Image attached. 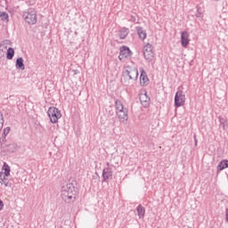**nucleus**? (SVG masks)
<instances>
[{
	"label": "nucleus",
	"mask_w": 228,
	"mask_h": 228,
	"mask_svg": "<svg viewBox=\"0 0 228 228\" xmlns=\"http://www.w3.org/2000/svg\"><path fill=\"white\" fill-rule=\"evenodd\" d=\"M76 195H77V189L74 186V183H69L61 187V197L67 204L76 202Z\"/></svg>",
	"instance_id": "nucleus-1"
},
{
	"label": "nucleus",
	"mask_w": 228,
	"mask_h": 228,
	"mask_svg": "<svg viewBox=\"0 0 228 228\" xmlns=\"http://www.w3.org/2000/svg\"><path fill=\"white\" fill-rule=\"evenodd\" d=\"M22 17L25 22L28 23L30 26L37 24V11H35V9L28 8L27 11H24Z\"/></svg>",
	"instance_id": "nucleus-2"
},
{
	"label": "nucleus",
	"mask_w": 228,
	"mask_h": 228,
	"mask_svg": "<svg viewBox=\"0 0 228 228\" xmlns=\"http://www.w3.org/2000/svg\"><path fill=\"white\" fill-rule=\"evenodd\" d=\"M47 115L52 124H57L58 120L61 118V110L56 107H50L48 109Z\"/></svg>",
	"instance_id": "nucleus-3"
},
{
	"label": "nucleus",
	"mask_w": 228,
	"mask_h": 228,
	"mask_svg": "<svg viewBox=\"0 0 228 228\" xmlns=\"http://www.w3.org/2000/svg\"><path fill=\"white\" fill-rule=\"evenodd\" d=\"M138 76H139L138 68L136 67H134V68L129 67L128 69H126L123 72L124 79H131L133 81H137Z\"/></svg>",
	"instance_id": "nucleus-4"
},
{
	"label": "nucleus",
	"mask_w": 228,
	"mask_h": 228,
	"mask_svg": "<svg viewBox=\"0 0 228 228\" xmlns=\"http://www.w3.org/2000/svg\"><path fill=\"white\" fill-rule=\"evenodd\" d=\"M153 50H154V46H152V45L149 43L143 46L142 53H143L144 60H146L147 61H152V60H154Z\"/></svg>",
	"instance_id": "nucleus-5"
},
{
	"label": "nucleus",
	"mask_w": 228,
	"mask_h": 228,
	"mask_svg": "<svg viewBox=\"0 0 228 228\" xmlns=\"http://www.w3.org/2000/svg\"><path fill=\"white\" fill-rule=\"evenodd\" d=\"M184 102H186V95L183 94V91H177L175 95V108L184 106Z\"/></svg>",
	"instance_id": "nucleus-6"
},
{
	"label": "nucleus",
	"mask_w": 228,
	"mask_h": 228,
	"mask_svg": "<svg viewBox=\"0 0 228 228\" xmlns=\"http://www.w3.org/2000/svg\"><path fill=\"white\" fill-rule=\"evenodd\" d=\"M107 167L103 168L102 174V183H109V181H111L113 179V170L110 167V162H107Z\"/></svg>",
	"instance_id": "nucleus-7"
},
{
	"label": "nucleus",
	"mask_w": 228,
	"mask_h": 228,
	"mask_svg": "<svg viewBox=\"0 0 228 228\" xmlns=\"http://www.w3.org/2000/svg\"><path fill=\"white\" fill-rule=\"evenodd\" d=\"M119 51L118 60H120V61L125 58H131V56H133V52H131L128 46L123 45L119 48Z\"/></svg>",
	"instance_id": "nucleus-8"
},
{
	"label": "nucleus",
	"mask_w": 228,
	"mask_h": 228,
	"mask_svg": "<svg viewBox=\"0 0 228 228\" xmlns=\"http://www.w3.org/2000/svg\"><path fill=\"white\" fill-rule=\"evenodd\" d=\"M140 85L141 86H147L149 85V77L147 76V71L143 68H140Z\"/></svg>",
	"instance_id": "nucleus-9"
},
{
	"label": "nucleus",
	"mask_w": 228,
	"mask_h": 228,
	"mask_svg": "<svg viewBox=\"0 0 228 228\" xmlns=\"http://www.w3.org/2000/svg\"><path fill=\"white\" fill-rule=\"evenodd\" d=\"M190 45V34L184 30L181 33V45L182 47H188Z\"/></svg>",
	"instance_id": "nucleus-10"
},
{
	"label": "nucleus",
	"mask_w": 228,
	"mask_h": 228,
	"mask_svg": "<svg viewBox=\"0 0 228 228\" xmlns=\"http://www.w3.org/2000/svg\"><path fill=\"white\" fill-rule=\"evenodd\" d=\"M116 113H117L118 118H119L120 122H126L129 118V116L127 114L128 113L127 108L117 110Z\"/></svg>",
	"instance_id": "nucleus-11"
},
{
	"label": "nucleus",
	"mask_w": 228,
	"mask_h": 228,
	"mask_svg": "<svg viewBox=\"0 0 228 228\" xmlns=\"http://www.w3.org/2000/svg\"><path fill=\"white\" fill-rule=\"evenodd\" d=\"M10 131H12V128L10 126H7L3 129L2 136L0 137V147L4 148V143H6V136L10 134Z\"/></svg>",
	"instance_id": "nucleus-12"
},
{
	"label": "nucleus",
	"mask_w": 228,
	"mask_h": 228,
	"mask_svg": "<svg viewBox=\"0 0 228 228\" xmlns=\"http://www.w3.org/2000/svg\"><path fill=\"white\" fill-rule=\"evenodd\" d=\"M225 168H228V159H223L218 163L216 167L217 174H220V172H222V170H225Z\"/></svg>",
	"instance_id": "nucleus-13"
},
{
	"label": "nucleus",
	"mask_w": 228,
	"mask_h": 228,
	"mask_svg": "<svg viewBox=\"0 0 228 228\" xmlns=\"http://www.w3.org/2000/svg\"><path fill=\"white\" fill-rule=\"evenodd\" d=\"M135 31L141 40L147 38V30L143 29L142 27H136Z\"/></svg>",
	"instance_id": "nucleus-14"
},
{
	"label": "nucleus",
	"mask_w": 228,
	"mask_h": 228,
	"mask_svg": "<svg viewBox=\"0 0 228 228\" xmlns=\"http://www.w3.org/2000/svg\"><path fill=\"white\" fill-rule=\"evenodd\" d=\"M140 102L143 108H149L151 104V98L147 96V93H145L142 96L140 97Z\"/></svg>",
	"instance_id": "nucleus-15"
},
{
	"label": "nucleus",
	"mask_w": 228,
	"mask_h": 228,
	"mask_svg": "<svg viewBox=\"0 0 228 228\" xmlns=\"http://www.w3.org/2000/svg\"><path fill=\"white\" fill-rule=\"evenodd\" d=\"M129 28L123 27L118 30V37L120 40H126L127 35H129Z\"/></svg>",
	"instance_id": "nucleus-16"
},
{
	"label": "nucleus",
	"mask_w": 228,
	"mask_h": 228,
	"mask_svg": "<svg viewBox=\"0 0 228 228\" xmlns=\"http://www.w3.org/2000/svg\"><path fill=\"white\" fill-rule=\"evenodd\" d=\"M15 67L18 70H25L26 66L24 65V59L22 57H19L16 60Z\"/></svg>",
	"instance_id": "nucleus-17"
},
{
	"label": "nucleus",
	"mask_w": 228,
	"mask_h": 228,
	"mask_svg": "<svg viewBox=\"0 0 228 228\" xmlns=\"http://www.w3.org/2000/svg\"><path fill=\"white\" fill-rule=\"evenodd\" d=\"M136 211L139 218H143L145 216V208L142 205L136 207Z\"/></svg>",
	"instance_id": "nucleus-18"
},
{
	"label": "nucleus",
	"mask_w": 228,
	"mask_h": 228,
	"mask_svg": "<svg viewBox=\"0 0 228 228\" xmlns=\"http://www.w3.org/2000/svg\"><path fill=\"white\" fill-rule=\"evenodd\" d=\"M15 56V50L12 47H9L7 49V53H6V58L8 60H13V57Z\"/></svg>",
	"instance_id": "nucleus-19"
},
{
	"label": "nucleus",
	"mask_w": 228,
	"mask_h": 228,
	"mask_svg": "<svg viewBox=\"0 0 228 228\" xmlns=\"http://www.w3.org/2000/svg\"><path fill=\"white\" fill-rule=\"evenodd\" d=\"M219 122H220V125L222 126L224 131L227 130V128H228L227 119H225L224 118H219Z\"/></svg>",
	"instance_id": "nucleus-20"
},
{
	"label": "nucleus",
	"mask_w": 228,
	"mask_h": 228,
	"mask_svg": "<svg viewBox=\"0 0 228 228\" xmlns=\"http://www.w3.org/2000/svg\"><path fill=\"white\" fill-rule=\"evenodd\" d=\"M2 170H4V174H5V175H10V172H12V169L10 168V166L8 164H6V162H4V166L2 167Z\"/></svg>",
	"instance_id": "nucleus-21"
},
{
	"label": "nucleus",
	"mask_w": 228,
	"mask_h": 228,
	"mask_svg": "<svg viewBox=\"0 0 228 228\" xmlns=\"http://www.w3.org/2000/svg\"><path fill=\"white\" fill-rule=\"evenodd\" d=\"M115 106H116L117 111L125 109L124 104H122V102L120 100H116L115 101Z\"/></svg>",
	"instance_id": "nucleus-22"
},
{
	"label": "nucleus",
	"mask_w": 228,
	"mask_h": 228,
	"mask_svg": "<svg viewBox=\"0 0 228 228\" xmlns=\"http://www.w3.org/2000/svg\"><path fill=\"white\" fill-rule=\"evenodd\" d=\"M5 151H8V152H15V144L11 143V144L5 145Z\"/></svg>",
	"instance_id": "nucleus-23"
},
{
	"label": "nucleus",
	"mask_w": 228,
	"mask_h": 228,
	"mask_svg": "<svg viewBox=\"0 0 228 228\" xmlns=\"http://www.w3.org/2000/svg\"><path fill=\"white\" fill-rule=\"evenodd\" d=\"M0 17L2 20H8L9 19L8 13L6 12H0Z\"/></svg>",
	"instance_id": "nucleus-24"
},
{
	"label": "nucleus",
	"mask_w": 228,
	"mask_h": 228,
	"mask_svg": "<svg viewBox=\"0 0 228 228\" xmlns=\"http://www.w3.org/2000/svg\"><path fill=\"white\" fill-rule=\"evenodd\" d=\"M6 177H10V175H6L4 172H0V183H3V181H5Z\"/></svg>",
	"instance_id": "nucleus-25"
},
{
	"label": "nucleus",
	"mask_w": 228,
	"mask_h": 228,
	"mask_svg": "<svg viewBox=\"0 0 228 228\" xmlns=\"http://www.w3.org/2000/svg\"><path fill=\"white\" fill-rule=\"evenodd\" d=\"M2 184H4L5 188H12V183L7 178L2 182Z\"/></svg>",
	"instance_id": "nucleus-26"
},
{
	"label": "nucleus",
	"mask_w": 228,
	"mask_h": 228,
	"mask_svg": "<svg viewBox=\"0 0 228 228\" xmlns=\"http://www.w3.org/2000/svg\"><path fill=\"white\" fill-rule=\"evenodd\" d=\"M8 44H10L9 40H4L3 43L0 45V47L4 49H8Z\"/></svg>",
	"instance_id": "nucleus-27"
},
{
	"label": "nucleus",
	"mask_w": 228,
	"mask_h": 228,
	"mask_svg": "<svg viewBox=\"0 0 228 228\" xmlns=\"http://www.w3.org/2000/svg\"><path fill=\"white\" fill-rule=\"evenodd\" d=\"M0 124H4V116L2 111H0Z\"/></svg>",
	"instance_id": "nucleus-28"
},
{
	"label": "nucleus",
	"mask_w": 228,
	"mask_h": 228,
	"mask_svg": "<svg viewBox=\"0 0 228 228\" xmlns=\"http://www.w3.org/2000/svg\"><path fill=\"white\" fill-rule=\"evenodd\" d=\"M4 208V203L0 200V211Z\"/></svg>",
	"instance_id": "nucleus-29"
},
{
	"label": "nucleus",
	"mask_w": 228,
	"mask_h": 228,
	"mask_svg": "<svg viewBox=\"0 0 228 228\" xmlns=\"http://www.w3.org/2000/svg\"><path fill=\"white\" fill-rule=\"evenodd\" d=\"M193 138H194V143H195V146L197 147V143H198V141H197V135L194 134L193 135Z\"/></svg>",
	"instance_id": "nucleus-30"
},
{
	"label": "nucleus",
	"mask_w": 228,
	"mask_h": 228,
	"mask_svg": "<svg viewBox=\"0 0 228 228\" xmlns=\"http://www.w3.org/2000/svg\"><path fill=\"white\" fill-rule=\"evenodd\" d=\"M131 17H132V21H133V22H136V17L134 16V15H132Z\"/></svg>",
	"instance_id": "nucleus-31"
},
{
	"label": "nucleus",
	"mask_w": 228,
	"mask_h": 228,
	"mask_svg": "<svg viewBox=\"0 0 228 228\" xmlns=\"http://www.w3.org/2000/svg\"><path fill=\"white\" fill-rule=\"evenodd\" d=\"M196 17H197L198 19H200L201 13L198 12V13L196 14Z\"/></svg>",
	"instance_id": "nucleus-32"
},
{
	"label": "nucleus",
	"mask_w": 228,
	"mask_h": 228,
	"mask_svg": "<svg viewBox=\"0 0 228 228\" xmlns=\"http://www.w3.org/2000/svg\"><path fill=\"white\" fill-rule=\"evenodd\" d=\"M125 85H129V82H127V80H125Z\"/></svg>",
	"instance_id": "nucleus-33"
}]
</instances>
